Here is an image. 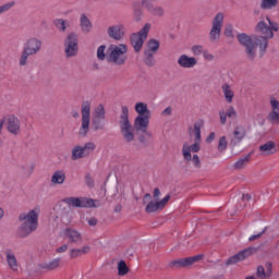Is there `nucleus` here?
I'll use <instances>...</instances> for the list:
<instances>
[{"label":"nucleus","instance_id":"f257e3e1","mask_svg":"<svg viewBox=\"0 0 279 279\" xmlns=\"http://www.w3.org/2000/svg\"><path fill=\"white\" fill-rule=\"evenodd\" d=\"M202 128H204V121L199 120L196 121L194 125L190 126L187 130L189 136L190 138H194V143H183L182 156L185 162H191V151L193 154H198V151H202Z\"/></svg>","mask_w":279,"mask_h":279},{"label":"nucleus","instance_id":"f03ea898","mask_svg":"<svg viewBox=\"0 0 279 279\" xmlns=\"http://www.w3.org/2000/svg\"><path fill=\"white\" fill-rule=\"evenodd\" d=\"M40 217V208L35 207L28 211L22 213L19 216L20 228L19 235L21 239H25L29 236V234H34L36 230H38V218Z\"/></svg>","mask_w":279,"mask_h":279},{"label":"nucleus","instance_id":"7ed1b4c3","mask_svg":"<svg viewBox=\"0 0 279 279\" xmlns=\"http://www.w3.org/2000/svg\"><path fill=\"white\" fill-rule=\"evenodd\" d=\"M236 38L238 43L244 47V53L251 62H254V60H256V56H258V51L256 49H259V58H263L265 51H267V48H263L260 45V39H257L254 36L252 37L245 33H240Z\"/></svg>","mask_w":279,"mask_h":279},{"label":"nucleus","instance_id":"20e7f679","mask_svg":"<svg viewBox=\"0 0 279 279\" xmlns=\"http://www.w3.org/2000/svg\"><path fill=\"white\" fill-rule=\"evenodd\" d=\"M266 21L267 22H265V20H262L255 26L256 34H260V36H253L259 40L263 49H267V47H269V39L274 38V32H278L277 22L271 21V19L269 17H266Z\"/></svg>","mask_w":279,"mask_h":279},{"label":"nucleus","instance_id":"39448f33","mask_svg":"<svg viewBox=\"0 0 279 279\" xmlns=\"http://www.w3.org/2000/svg\"><path fill=\"white\" fill-rule=\"evenodd\" d=\"M119 125L124 143H134V141H136V129L132 125V122H130V109L128 106L121 107Z\"/></svg>","mask_w":279,"mask_h":279},{"label":"nucleus","instance_id":"423d86ee","mask_svg":"<svg viewBox=\"0 0 279 279\" xmlns=\"http://www.w3.org/2000/svg\"><path fill=\"white\" fill-rule=\"evenodd\" d=\"M107 62L112 66H123L128 62V45H110L107 50Z\"/></svg>","mask_w":279,"mask_h":279},{"label":"nucleus","instance_id":"0eeeda50","mask_svg":"<svg viewBox=\"0 0 279 279\" xmlns=\"http://www.w3.org/2000/svg\"><path fill=\"white\" fill-rule=\"evenodd\" d=\"M169 199H171V195H166L161 201H151V194L146 193L143 196V205L146 206L145 207V213L151 214V213H158L160 210H162L165 208V206H167V204H169Z\"/></svg>","mask_w":279,"mask_h":279},{"label":"nucleus","instance_id":"6e6552de","mask_svg":"<svg viewBox=\"0 0 279 279\" xmlns=\"http://www.w3.org/2000/svg\"><path fill=\"white\" fill-rule=\"evenodd\" d=\"M223 21H226V14H223L222 12H218L211 20V27L208 34V38L211 43H219V40L221 39Z\"/></svg>","mask_w":279,"mask_h":279},{"label":"nucleus","instance_id":"1a4fd4ad","mask_svg":"<svg viewBox=\"0 0 279 279\" xmlns=\"http://www.w3.org/2000/svg\"><path fill=\"white\" fill-rule=\"evenodd\" d=\"M90 101L86 100L81 105V128L80 136H88L90 132Z\"/></svg>","mask_w":279,"mask_h":279},{"label":"nucleus","instance_id":"9d476101","mask_svg":"<svg viewBox=\"0 0 279 279\" xmlns=\"http://www.w3.org/2000/svg\"><path fill=\"white\" fill-rule=\"evenodd\" d=\"M149 29H151V24L147 23L143 28L140 29V32L131 35L130 41L135 53L141 52V49H143V45H145V40H147Z\"/></svg>","mask_w":279,"mask_h":279},{"label":"nucleus","instance_id":"9b49d317","mask_svg":"<svg viewBox=\"0 0 279 279\" xmlns=\"http://www.w3.org/2000/svg\"><path fill=\"white\" fill-rule=\"evenodd\" d=\"M64 204L73 208H99L101 203L88 197H66L63 199Z\"/></svg>","mask_w":279,"mask_h":279},{"label":"nucleus","instance_id":"f8f14e48","mask_svg":"<svg viewBox=\"0 0 279 279\" xmlns=\"http://www.w3.org/2000/svg\"><path fill=\"white\" fill-rule=\"evenodd\" d=\"M80 38L73 32L69 33L64 39V53L65 58H75L80 51Z\"/></svg>","mask_w":279,"mask_h":279},{"label":"nucleus","instance_id":"ddd939ff","mask_svg":"<svg viewBox=\"0 0 279 279\" xmlns=\"http://www.w3.org/2000/svg\"><path fill=\"white\" fill-rule=\"evenodd\" d=\"M97 145L93 142L86 143L84 146L76 145L71 150V160H82V158H87L93 151H95Z\"/></svg>","mask_w":279,"mask_h":279},{"label":"nucleus","instance_id":"4468645a","mask_svg":"<svg viewBox=\"0 0 279 279\" xmlns=\"http://www.w3.org/2000/svg\"><path fill=\"white\" fill-rule=\"evenodd\" d=\"M104 121H106V108L104 105H98L93 111L92 130L94 132L104 130Z\"/></svg>","mask_w":279,"mask_h":279},{"label":"nucleus","instance_id":"2eb2a0df","mask_svg":"<svg viewBox=\"0 0 279 279\" xmlns=\"http://www.w3.org/2000/svg\"><path fill=\"white\" fill-rule=\"evenodd\" d=\"M150 117L151 116H137L134 119V124H133V128H135L136 132H142L143 134L148 136V138H151V136H154L151 132L147 131L149 128Z\"/></svg>","mask_w":279,"mask_h":279},{"label":"nucleus","instance_id":"dca6fc26","mask_svg":"<svg viewBox=\"0 0 279 279\" xmlns=\"http://www.w3.org/2000/svg\"><path fill=\"white\" fill-rule=\"evenodd\" d=\"M232 135L233 137H231L229 145L234 148L247 136V131L243 124H239L234 126Z\"/></svg>","mask_w":279,"mask_h":279},{"label":"nucleus","instance_id":"f3484780","mask_svg":"<svg viewBox=\"0 0 279 279\" xmlns=\"http://www.w3.org/2000/svg\"><path fill=\"white\" fill-rule=\"evenodd\" d=\"M23 49L33 56H38L43 49V40L36 37H31L25 41Z\"/></svg>","mask_w":279,"mask_h":279},{"label":"nucleus","instance_id":"a211bd4d","mask_svg":"<svg viewBox=\"0 0 279 279\" xmlns=\"http://www.w3.org/2000/svg\"><path fill=\"white\" fill-rule=\"evenodd\" d=\"M107 34L112 40H123L125 38V26L123 24H114L107 28Z\"/></svg>","mask_w":279,"mask_h":279},{"label":"nucleus","instance_id":"6ab92c4d","mask_svg":"<svg viewBox=\"0 0 279 279\" xmlns=\"http://www.w3.org/2000/svg\"><path fill=\"white\" fill-rule=\"evenodd\" d=\"M256 248L254 247H248L244 251H241L240 253L233 255L227 260V265H236V263H241V260H245V258H250L252 254H255Z\"/></svg>","mask_w":279,"mask_h":279},{"label":"nucleus","instance_id":"aec40b11","mask_svg":"<svg viewBox=\"0 0 279 279\" xmlns=\"http://www.w3.org/2000/svg\"><path fill=\"white\" fill-rule=\"evenodd\" d=\"M7 131L12 136H19L21 134V120L16 116H10L7 121Z\"/></svg>","mask_w":279,"mask_h":279},{"label":"nucleus","instance_id":"412c9836","mask_svg":"<svg viewBox=\"0 0 279 279\" xmlns=\"http://www.w3.org/2000/svg\"><path fill=\"white\" fill-rule=\"evenodd\" d=\"M142 5L147 10V12L153 14V16H165V8L151 3L149 0H142Z\"/></svg>","mask_w":279,"mask_h":279},{"label":"nucleus","instance_id":"4be33fe9","mask_svg":"<svg viewBox=\"0 0 279 279\" xmlns=\"http://www.w3.org/2000/svg\"><path fill=\"white\" fill-rule=\"evenodd\" d=\"M64 236L68 239L69 243H74L75 245H81L84 241L82 233L72 228L64 230Z\"/></svg>","mask_w":279,"mask_h":279},{"label":"nucleus","instance_id":"5701e85b","mask_svg":"<svg viewBox=\"0 0 279 279\" xmlns=\"http://www.w3.org/2000/svg\"><path fill=\"white\" fill-rule=\"evenodd\" d=\"M177 63L181 69H195V66H197V59L195 57H189L187 54H181Z\"/></svg>","mask_w":279,"mask_h":279},{"label":"nucleus","instance_id":"b1692460","mask_svg":"<svg viewBox=\"0 0 279 279\" xmlns=\"http://www.w3.org/2000/svg\"><path fill=\"white\" fill-rule=\"evenodd\" d=\"M202 258H203V255H195L192 257L174 260L171 263V265L173 267H191V265L202 260Z\"/></svg>","mask_w":279,"mask_h":279},{"label":"nucleus","instance_id":"393cba45","mask_svg":"<svg viewBox=\"0 0 279 279\" xmlns=\"http://www.w3.org/2000/svg\"><path fill=\"white\" fill-rule=\"evenodd\" d=\"M259 151L262 156H274V154L278 153V148L276 147V142L268 141L265 144L259 146Z\"/></svg>","mask_w":279,"mask_h":279},{"label":"nucleus","instance_id":"a878e982","mask_svg":"<svg viewBox=\"0 0 279 279\" xmlns=\"http://www.w3.org/2000/svg\"><path fill=\"white\" fill-rule=\"evenodd\" d=\"M62 265V258L57 257L51 259L50 262H45L39 265V269H45L46 271H56V269H60Z\"/></svg>","mask_w":279,"mask_h":279},{"label":"nucleus","instance_id":"bb28decb","mask_svg":"<svg viewBox=\"0 0 279 279\" xmlns=\"http://www.w3.org/2000/svg\"><path fill=\"white\" fill-rule=\"evenodd\" d=\"M219 117H220L221 125H226V123H228V118L229 119H236V117H238L236 109H234V107L230 106L227 109V111L220 110L219 111Z\"/></svg>","mask_w":279,"mask_h":279},{"label":"nucleus","instance_id":"cd10ccee","mask_svg":"<svg viewBox=\"0 0 279 279\" xmlns=\"http://www.w3.org/2000/svg\"><path fill=\"white\" fill-rule=\"evenodd\" d=\"M5 258L9 269H11L12 271H19V260L16 259L14 251L10 248L5 250Z\"/></svg>","mask_w":279,"mask_h":279},{"label":"nucleus","instance_id":"c85d7f7f","mask_svg":"<svg viewBox=\"0 0 279 279\" xmlns=\"http://www.w3.org/2000/svg\"><path fill=\"white\" fill-rule=\"evenodd\" d=\"M80 23L83 34H90V32H93V22H90V19H88L86 13L81 14Z\"/></svg>","mask_w":279,"mask_h":279},{"label":"nucleus","instance_id":"c756f323","mask_svg":"<svg viewBox=\"0 0 279 279\" xmlns=\"http://www.w3.org/2000/svg\"><path fill=\"white\" fill-rule=\"evenodd\" d=\"M135 112L137 113V117H151V111H149L147 104L143 101L135 104Z\"/></svg>","mask_w":279,"mask_h":279},{"label":"nucleus","instance_id":"7c9ffc66","mask_svg":"<svg viewBox=\"0 0 279 279\" xmlns=\"http://www.w3.org/2000/svg\"><path fill=\"white\" fill-rule=\"evenodd\" d=\"M90 246L86 245L81 248H71L70 250V258L71 260H75V258H80V256H84V254H89Z\"/></svg>","mask_w":279,"mask_h":279},{"label":"nucleus","instance_id":"2f4dec72","mask_svg":"<svg viewBox=\"0 0 279 279\" xmlns=\"http://www.w3.org/2000/svg\"><path fill=\"white\" fill-rule=\"evenodd\" d=\"M221 89L225 101L227 104H232V101H234V90H232V87L228 83H226L221 86Z\"/></svg>","mask_w":279,"mask_h":279},{"label":"nucleus","instance_id":"473e14b6","mask_svg":"<svg viewBox=\"0 0 279 279\" xmlns=\"http://www.w3.org/2000/svg\"><path fill=\"white\" fill-rule=\"evenodd\" d=\"M65 180H66V172H64V170H57L51 175L52 184H64Z\"/></svg>","mask_w":279,"mask_h":279},{"label":"nucleus","instance_id":"72a5a7b5","mask_svg":"<svg viewBox=\"0 0 279 279\" xmlns=\"http://www.w3.org/2000/svg\"><path fill=\"white\" fill-rule=\"evenodd\" d=\"M158 49H160V41H158L157 39H149L146 43V49L144 50V52L146 53H158Z\"/></svg>","mask_w":279,"mask_h":279},{"label":"nucleus","instance_id":"f704fd0d","mask_svg":"<svg viewBox=\"0 0 279 279\" xmlns=\"http://www.w3.org/2000/svg\"><path fill=\"white\" fill-rule=\"evenodd\" d=\"M34 169H36V165L34 162L20 165V171L26 178H29L32 173H34Z\"/></svg>","mask_w":279,"mask_h":279},{"label":"nucleus","instance_id":"c9c22d12","mask_svg":"<svg viewBox=\"0 0 279 279\" xmlns=\"http://www.w3.org/2000/svg\"><path fill=\"white\" fill-rule=\"evenodd\" d=\"M252 154H248L242 158H240L238 161H235V163L233 165V169H235V171H241V169H245V167H247V163L250 162V158H251Z\"/></svg>","mask_w":279,"mask_h":279},{"label":"nucleus","instance_id":"e433bc0d","mask_svg":"<svg viewBox=\"0 0 279 279\" xmlns=\"http://www.w3.org/2000/svg\"><path fill=\"white\" fill-rule=\"evenodd\" d=\"M32 56H34L32 52L23 48L20 54V61H19L20 66H27V62L29 58H32Z\"/></svg>","mask_w":279,"mask_h":279},{"label":"nucleus","instance_id":"4c0bfd02","mask_svg":"<svg viewBox=\"0 0 279 279\" xmlns=\"http://www.w3.org/2000/svg\"><path fill=\"white\" fill-rule=\"evenodd\" d=\"M53 24L56 25L57 29H59V32H66V28L71 27V23L62 19L54 20Z\"/></svg>","mask_w":279,"mask_h":279},{"label":"nucleus","instance_id":"58836bf2","mask_svg":"<svg viewBox=\"0 0 279 279\" xmlns=\"http://www.w3.org/2000/svg\"><path fill=\"white\" fill-rule=\"evenodd\" d=\"M278 5V0H262V10H274Z\"/></svg>","mask_w":279,"mask_h":279},{"label":"nucleus","instance_id":"ea45409f","mask_svg":"<svg viewBox=\"0 0 279 279\" xmlns=\"http://www.w3.org/2000/svg\"><path fill=\"white\" fill-rule=\"evenodd\" d=\"M128 274H130L128 264H125V260H120L118 263V276H128Z\"/></svg>","mask_w":279,"mask_h":279},{"label":"nucleus","instance_id":"a19ab883","mask_svg":"<svg viewBox=\"0 0 279 279\" xmlns=\"http://www.w3.org/2000/svg\"><path fill=\"white\" fill-rule=\"evenodd\" d=\"M154 53L151 52H144V62L146 66H155L156 65V59L154 58Z\"/></svg>","mask_w":279,"mask_h":279},{"label":"nucleus","instance_id":"79ce46f5","mask_svg":"<svg viewBox=\"0 0 279 279\" xmlns=\"http://www.w3.org/2000/svg\"><path fill=\"white\" fill-rule=\"evenodd\" d=\"M268 121H270L272 125H279V111H270L268 114Z\"/></svg>","mask_w":279,"mask_h":279},{"label":"nucleus","instance_id":"37998d69","mask_svg":"<svg viewBox=\"0 0 279 279\" xmlns=\"http://www.w3.org/2000/svg\"><path fill=\"white\" fill-rule=\"evenodd\" d=\"M108 59V56H106V45L99 46L97 49V59L104 62V60Z\"/></svg>","mask_w":279,"mask_h":279},{"label":"nucleus","instance_id":"c03bdc74","mask_svg":"<svg viewBox=\"0 0 279 279\" xmlns=\"http://www.w3.org/2000/svg\"><path fill=\"white\" fill-rule=\"evenodd\" d=\"M226 149H228V138L221 136L218 142V151H226Z\"/></svg>","mask_w":279,"mask_h":279},{"label":"nucleus","instance_id":"a18cd8bd","mask_svg":"<svg viewBox=\"0 0 279 279\" xmlns=\"http://www.w3.org/2000/svg\"><path fill=\"white\" fill-rule=\"evenodd\" d=\"M191 51H192V53H194V56H204V52L206 50L204 49V46H202V45H194V46H192Z\"/></svg>","mask_w":279,"mask_h":279},{"label":"nucleus","instance_id":"49530a36","mask_svg":"<svg viewBox=\"0 0 279 279\" xmlns=\"http://www.w3.org/2000/svg\"><path fill=\"white\" fill-rule=\"evenodd\" d=\"M14 5H15L14 1H11V2L0 5V15L5 14V12H10V10H12V8H14Z\"/></svg>","mask_w":279,"mask_h":279},{"label":"nucleus","instance_id":"de8ad7c7","mask_svg":"<svg viewBox=\"0 0 279 279\" xmlns=\"http://www.w3.org/2000/svg\"><path fill=\"white\" fill-rule=\"evenodd\" d=\"M223 34L227 38H234V26L227 24Z\"/></svg>","mask_w":279,"mask_h":279},{"label":"nucleus","instance_id":"09e8293b","mask_svg":"<svg viewBox=\"0 0 279 279\" xmlns=\"http://www.w3.org/2000/svg\"><path fill=\"white\" fill-rule=\"evenodd\" d=\"M56 215L57 219H64L65 217H69V209L59 207Z\"/></svg>","mask_w":279,"mask_h":279},{"label":"nucleus","instance_id":"8fccbe9b","mask_svg":"<svg viewBox=\"0 0 279 279\" xmlns=\"http://www.w3.org/2000/svg\"><path fill=\"white\" fill-rule=\"evenodd\" d=\"M256 274L260 279H269V275H267V270H265V267L263 266L257 267Z\"/></svg>","mask_w":279,"mask_h":279},{"label":"nucleus","instance_id":"3c124183","mask_svg":"<svg viewBox=\"0 0 279 279\" xmlns=\"http://www.w3.org/2000/svg\"><path fill=\"white\" fill-rule=\"evenodd\" d=\"M191 160L195 167V169H202V160L198 155H191Z\"/></svg>","mask_w":279,"mask_h":279},{"label":"nucleus","instance_id":"603ef678","mask_svg":"<svg viewBox=\"0 0 279 279\" xmlns=\"http://www.w3.org/2000/svg\"><path fill=\"white\" fill-rule=\"evenodd\" d=\"M271 112H279V101L276 97H270Z\"/></svg>","mask_w":279,"mask_h":279},{"label":"nucleus","instance_id":"864d4df0","mask_svg":"<svg viewBox=\"0 0 279 279\" xmlns=\"http://www.w3.org/2000/svg\"><path fill=\"white\" fill-rule=\"evenodd\" d=\"M203 57L204 60H206L207 62H213V60H215V54L210 53V51L205 50V52H203Z\"/></svg>","mask_w":279,"mask_h":279},{"label":"nucleus","instance_id":"5fc2aeb1","mask_svg":"<svg viewBox=\"0 0 279 279\" xmlns=\"http://www.w3.org/2000/svg\"><path fill=\"white\" fill-rule=\"evenodd\" d=\"M85 182H86V185L89 187V189H94L95 187V180H93V177H90V174H87L85 177Z\"/></svg>","mask_w":279,"mask_h":279},{"label":"nucleus","instance_id":"6e6d98bb","mask_svg":"<svg viewBox=\"0 0 279 279\" xmlns=\"http://www.w3.org/2000/svg\"><path fill=\"white\" fill-rule=\"evenodd\" d=\"M265 232H267V228H264V230L255 235H252L251 238H248V241H256L257 239H260V236H263L265 234Z\"/></svg>","mask_w":279,"mask_h":279},{"label":"nucleus","instance_id":"4d7b16f0","mask_svg":"<svg viewBox=\"0 0 279 279\" xmlns=\"http://www.w3.org/2000/svg\"><path fill=\"white\" fill-rule=\"evenodd\" d=\"M66 250H69V245L68 244H63L59 247L56 248L57 254H64V252H66Z\"/></svg>","mask_w":279,"mask_h":279},{"label":"nucleus","instance_id":"13d9d810","mask_svg":"<svg viewBox=\"0 0 279 279\" xmlns=\"http://www.w3.org/2000/svg\"><path fill=\"white\" fill-rule=\"evenodd\" d=\"M172 112H173V108L167 107V108L161 112V117H171Z\"/></svg>","mask_w":279,"mask_h":279},{"label":"nucleus","instance_id":"bf43d9fd","mask_svg":"<svg viewBox=\"0 0 279 279\" xmlns=\"http://www.w3.org/2000/svg\"><path fill=\"white\" fill-rule=\"evenodd\" d=\"M266 274H267L268 278H271L272 270H271L270 263L266 264Z\"/></svg>","mask_w":279,"mask_h":279},{"label":"nucleus","instance_id":"052dcab7","mask_svg":"<svg viewBox=\"0 0 279 279\" xmlns=\"http://www.w3.org/2000/svg\"><path fill=\"white\" fill-rule=\"evenodd\" d=\"M97 223H98L97 218L93 217V218L88 219V226L95 227V226H97Z\"/></svg>","mask_w":279,"mask_h":279},{"label":"nucleus","instance_id":"680f3d73","mask_svg":"<svg viewBox=\"0 0 279 279\" xmlns=\"http://www.w3.org/2000/svg\"><path fill=\"white\" fill-rule=\"evenodd\" d=\"M213 141H215V132H211L207 138H206V143H213Z\"/></svg>","mask_w":279,"mask_h":279},{"label":"nucleus","instance_id":"e2e57ef3","mask_svg":"<svg viewBox=\"0 0 279 279\" xmlns=\"http://www.w3.org/2000/svg\"><path fill=\"white\" fill-rule=\"evenodd\" d=\"M160 197V189L156 187L154 190V199H157Z\"/></svg>","mask_w":279,"mask_h":279},{"label":"nucleus","instance_id":"0e129e2a","mask_svg":"<svg viewBox=\"0 0 279 279\" xmlns=\"http://www.w3.org/2000/svg\"><path fill=\"white\" fill-rule=\"evenodd\" d=\"M138 141L142 145H147V140L145 138V135L141 134L138 136Z\"/></svg>","mask_w":279,"mask_h":279},{"label":"nucleus","instance_id":"69168bd1","mask_svg":"<svg viewBox=\"0 0 279 279\" xmlns=\"http://www.w3.org/2000/svg\"><path fill=\"white\" fill-rule=\"evenodd\" d=\"M117 193H119V190L117 187L113 189L112 191H109L108 194L111 195V197H117Z\"/></svg>","mask_w":279,"mask_h":279},{"label":"nucleus","instance_id":"338daca9","mask_svg":"<svg viewBox=\"0 0 279 279\" xmlns=\"http://www.w3.org/2000/svg\"><path fill=\"white\" fill-rule=\"evenodd\" d=\"M72 117H73V119H80V112H77L76 110H73Z\"/></svg>","mask_w":279,"mask_h":279},{"label":"nucleus","instance_id":"774afa93","mask_svg":"<svg viewBox=\"0 0 279 279\" xmlns=\"http://www.w3.org/2000/svg\"><path fill=\"white\" fill-rule=\"evenodd\" d=\"M122 208L123 207L120 204L116 205L114 213H121Z\"/></svg>","mask_w":279,"mask_h":279}]
</instances>
